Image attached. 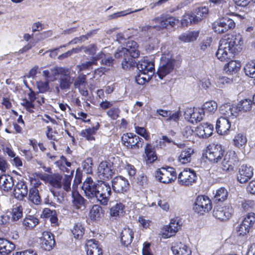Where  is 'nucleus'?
Instances as JSON below:
<instances>
[{
	"mask_svg": "<svg viewBox=\"0 0 255 255\" xmlns=\"http://www.w3.org/2000/svg\"><path fill=\"white\" fill-rule=\"evenodd\" d=\"M243 43L242 36L239 34L223 38L220 41L216 55L221 61L228 62L224 66V70L228 74H233L240 69V63L232 59L241 49Z\"/></svg>",
	"mask_w": 255,
	"mask_h": 255,
	"instance_id": "f257e3e1",
	"label": "nucleus"
},
{
	"mask_svg": "<svg viewBox=\"0 0 255 255\" xmlns=\"http://www.w3.org/2000/svg\"><path fill=\"white\" fill-rule=\"evenodd\" d=\"M138 45L134 41H128L126 48H119L115 54L117 58H123L122 63V67L124 69L132 67L134 62L132 58H137L139 55V52L137 50Z\"/></svg>",
	"mask_w": 255,
	"mask_h": 255,
	"instance_id": "f03ea898",
	"label": "nucleus"
},
{
	"mask_svg": "<svg viewBox=\"0 0 255 255\" xmlns=\"http://www.w3.org/2000/svg\"><path fill=\"white\" fill-rule=\"evenodd\" d=\"M252 103L250 100L245 99L240 101L238 105L226 103L220 107L219 111L222 115L234 119L239 115L240 112L250 111L252 108Z\"/></svg>",
	"mask_w": 255,
	"mask_h": 255,
	"instance_id": "7ed1b4c3",
	"label": "nucleus"
},
{
	"mask_svg": "<svg viewBox=\"0 0 255 255\" xmlns=\"http://www.w3.org/2000/svg\"><path fill=\"white\" fill-rule=\"evenodd\" d=\"M175 62L170 51L164 52L160 58V66L157 72L160 79H162L173 71Z\"/></svg>",
	"mask_w": 255,
	"mask_h": 255,
	"instance_id": "20e7f679",
	"label": "nucleus"
},
{
	"mask_svg": "<svg viewBox=\"0 0 255 255\" xmlns=\"http://www.w3.org/2000/svg\"><path fill=\"white\" fill-rule=\"evenodd\" d=\"M111 195V188L107 182L98 181L97 193L96 198L100 203L104 206L107 205Z\"/></svg>",
	"mask_w": 255,
	"mask_h": 255,
	"instance_id": "39448f33",
	"label": "nucleus"
},
{
	"mask_svg": "<svg viewBox=\"0 0 255 255\" xmlns=\"http://www.w3.org/2000/svg\"><path fill=\"white\" fill-rule=\"evenodd\" d=\"M235 27L234 21L228 17H223L217 19L212 24V28L215 32L222 34Z\"/></svg>",
	"mask_w": 255,
	"mask_h": 255,
	"instance_id": "423d86ee",
	"label": "nucleus"
},
{
	"mask_svg": "<svg viewBox=\"0 0 255 255\" xmlns=\"http://www.w3.org/2000/svg\"><path fill=\"white\" fill-rule=\"evenodd\" d=\"M224 150L220 144H210L206 149L205 156L208 160L213 163H217L223 156Z\"/></svg>",
	"mask_w": 255,
	"mask_h": 255,
	"instance_id": "0eeeda50",
	"label": "nucleus"
},
{
	"mask_svg": "<svg viewBox=\"0 0 255 255\" xmlns=\"http://www.w3.org/2000/svg\"><path fill=\"white\" fill-rule=\"evenodd\" d=\"M155 177L159 182L167 184L176 179V173L173 167H162L156 171Z\"/></svg>",
	"mask_w": 255,
	"mask_h": 255,
	"instance_id": "6e6552de",
	"label": "nucleus"
},
{
	"mask_svg": "<svg viewBox=\"0 0 255 255\" xmlns=\"http://www.w3.org/2000/svg\"><path fill=\"white\" fill-rule=\"evenodd\" d=\"M239 161L238 157L235 151H228L224 156L222 161L221 168L226 172H231L234 170V165Z\"/></svg>",
	"mask_w": 255,
	"mask_h": 255,
	"instance_id": "1a4fd4ad",
	"label": "nucleus"
},
{
	"mask_svg": "<svg viewBox=\"0 0 255 255\" xmlns=\"http://www.w3.org/2000/svg\"><path fill=\"white\" fill-rule=\"evenodd\" d=\"M98 181L96 182L91 177H88L84 180L82 186L85 196L89 199L96 198L97 193Z\"/></svg>",
	"mask_w": 255,
	"mask_h": 255,
	"instance_id": "9d476101",
	"label": "nucleus"
},
{
	"mask_svg": "<svg viewBox=\"0 0 255 255\" xmlns=\"http://www.w3.org/2000/svg\"><path fill=\"white\" fill-rule=\"evenodd\" d=\"M212 209V204L209 198L206 196H199L196 199L193 209L200 214H204Z\"/></svg>",
	"mask_w": 255,
	"mask_h": 255,
	"instance_id": "9b49d317",
	"label": "nucleus"
},
{
	"mask_svg": "<svg viewBox=\"0 0 255 255\" xmlns=\"http://www.w3.org/2000/svg\"><path fill=\"white\" fill-rule=\"evenodd\" d=\"M123 144L128 148H139L143 145V139L132 133L124 134L122 137Z\"/></svg>",
	"mask_w": 255,
	"mask_h": 255,
	"instance_id": "f8f14e48",
	"label": "nucleus"
},
{
	"mask_svg": "<svg viewBox=\"0 0 255 255\" xmlns=\"http://www.w3.org/2000/svg\"><path fill=\"white\" fill-rule=\"evenodd\" d=\"M197 178L196 173L193 170L186 169L179 174L178 181L181 185L189 186L195 183Z\"/></svg>",
	"mask_w": 255,
	"mask_h": 255,
	"instance_id": "ddd939ff",
	"label": "nucleus"
},
{
	"mask_svg": "<svg viewBox=\"0 0 255 255\" xmlns=\"http://www.w3.org/2000/svg\"><path fill=\"white\" fill-rule=\"evenodd\" d=\"M69 69L62 68L60 72L61 76L59 79V85L60 89L62 91L69 90L74 82V78L71 77Z\"/></svg>",
	"mask_w": 255,
	"mask_h": 255,
	"instance_id": "4468645a",
	"label": "nucleus"
},
{
	"mask_svg": "<svg viewBox=\"0 0 255 255\" xmlns=\"http://www.w3.org/2000/svg\"><path fill=\"white\" fill-rule=\"evenodd\" d=\"M179 220L177 218L172 219L169 225L164 226L161 230L160 234L163 238L166 239L174 236L180 229Z\"/></svg>",
	"mask_w": 255,
	"mask_h": 255,
	"instance_id": "2eb2a0df",
	"label": "nucleus"
},
{
	"mask_svg": "<svg viewBox=\"0 0 255 255\" xmlns=\"http://www.w3.org/2000/svg\"><path fill=\"white\" fill-rule=\"evenodd\" d=\"M233 211V209L230 205L225 206L217 205L214 208L213 215L219 220L226 221L231 217Z\"/></svg>",
	"mask_w": 255,
	"mask_h": 255,
	"instance_id": "dca6fc26",
	"label": "nucleus"
},
{
	"mask_svg": "<svg viewBox=\"0 0 255 255\" xmlns=\"http://www.w3.org/2000/svg\"><path fill=\"white\" fill-rule=\"evenodd\" d=\"M113 190L117 193H125L128 191L129 184L128 181L122 176L114 177L112 181Z\"/></svg>",
	"mask_w": 255,
	"mask_h": 255,
	"instance_id": "f3484780",
	"label": "nucleus"
},
{
	"mask_svg": "<svg viewBox=\"0 0 255 255\" xmlns=\"http://www.w3.org/2000/svg\"><path fill=\"white\" fill-rule=\"evenodd\" d=\"M253 176V169L250 166L242 165L237 173V180L241 183L248 182Z\"/></svg>",
	"mask_w": 255,
	"mask_h": 255,
	"instance_id": "a211bd4d",
	"label": "nucleus"
},
{
	"mask_svg": "<svg viewBox=\"0 0 255 255\" xmlns=\"http://www.w3.org/2000/svg\"><path fill=\"white\" fill-rule=\"evenodd\" d=\"M229 118L221 117L218 119L216 122V129L217 132L221 135L228 134L231 128V122ZM231 119V118H230Z\"/></svg>",
	"mask_w": 255,
	"mask_h": 255,
	"instance_id": "6ab92c4d",
	"label": "nucleus"
},
{
	"mask_svg": "<svg viewBox=\"0 0 255 255\" xmlns=\"http://www.w3.org/2000/svg\"><path fill=\"white\" fill-rule=\"evenodd\" d=\"M204 114L202 108L187 109L184 112L185 118L191 119L192 123L201 121Z\"/></svg>",
	"mask_w": 255,
	"mask_h": 255,
	"instance_id": "aec40b11",
	"label": "nucleus"
},
{
	"mask_svg": "<svg viewBox=\"0 0 255 255\" xmlns=\"http://www.w3.org/2000/svg\"><path fill=\"white\" fill-rule=\"evenodd\" d=\"M114 173L109 164L106 162H102L98 168V175L100 179L105 180L111 178Z\"/></svg>",
	"mask_w": 255,
	"mask_h": 255,
	"instance_id": "412c9836",
	"label": "nucleus"
},
{
	"mask_svg": "<svg viewBox=\"0 0 255 255\" xmlns=\"http://www.w3.org/2000/svg\"><path fill=\"white\" fill-rule=\"evenodd\" d=\"M213 128L212 125L207 123H204L197 127L196 131L199 136L203 138H207L212 134Z\"/></svg>",
	"mask_w": 255,
	"mask_h": 255,
	"instance_id": "4be33fe9",
	"label": "nucleus"
},
{
	"mask_svg": "<svg viewBox=\"0 0 255 255\" xmlns=\"http://www.w3.org/2000/svg\"><path fill=\"white\" fill-rule=\"evenodd\" d=\"M28 193V188L26 184L19 181L16 184L13 191V195L15 198L22 200L25 197Z\"/></svg>",
	"mask_w": 255,
	"mask_h": 255,
	"instance_id": "5701e85b",
	"label": "nucleus"
},
{
	"mask_svg": "<svg viewBox=\"0 0 255 255\" xmlns=\"http://www.w3.org/2000/svg\"><path fill=\"white\" fill-rule=\"evenodd\" d=\"M86 251L88 255H101L102 254V250L98 244V242L94 239L87 241Z\"/></svg>",
	"mask_w": 255,
	"mask_h": 255,
	"instance_id": "b1692460",
	"label": "nucleus"
},
{
	"mask_svg": "<svg viewBox=\"0 0 255 255\" xmlns=\"http://www.w3.org/2000/svg\"><path fill=\"white\" fill-rule=\"evenodd\" d=\"M171 250L174 255H191L190 249L181 242L173 243Z\"/></svg>",
	"mask_w": 255,
	"mask_h": 255,
	"instance_id": "393cba45",
	"label": "nucleus"
},
{
	"mask_svg": "<svg viewBox=\"0 0 255 255\" xmlns=\"http://www.w3.org/2000/svg\"><path fill=\"white\" fill-rule=\"evenodd\" d=\"M72 204L76 209L85 208L87 200L79 192L75 190L72 191Z\"/></svg>",
	"mask_w": 255,
	"mask_h": 255,
	"instance_id": "a878e982",
	"label": "nucleus"
},
{
	"mask_svg": "<svg viewBox=\"0 0 255 255\" xmlns=\"http://www.w3.org/2000/svg\"><path fill=\"white\" fill-rule=\"evenodd\" d=\"M137 68L140 72L152 74L154 71V64L152 61L144 59L139 61L137 64Z\"/></svg>",
	"mask_w": 255,
	"mask_h": 255,
	"instance_id": "bb28decb",
	"label": "nucleus"
},
{
	"mask_svg": "<svg viewBox=\"0 0 255 255\" xmlns=\"http://www.w3.org/2000/svg\"><path fill=\"white\" fill-rule=\"evenodd\" d=\"M15 245L3 238H0V255H8L14 250Z\"/></svg>",
	"mask_w": 255,
	"mask_h": 255,
	"instance_id": "cd10ccee",
	"label": "nucleus"
},
{
	"mask_svg": "<svg viewBox=\"0 0 255 255\" xmlns=\"http://www.w3.org/2000/svg\"><path fill=\"white\" fill-rule=\"evenodd\" d=\"M62 67H54L49 70H44L42 71V75L45 80L49 82H53L56 80V77L60 75Z\"/></svg>",
	"mask_w": 255,
	"mask_h": 255,
	"instance_id": "c85d7f7f",
	"label": "nucleus"
},
{
	"mask_svg": "<svg viewBox=\"0 0 255 255\" xmlns=\"http://www.w3.org/2000/svg\"><path fill=\"white\" fill-rule=\"evenodd\" d=\"M133 238V232L129 228H124L121 232V241L123 245L128 247L130 245Z\"/></svg>",
	"mask_w": 255,
	"mask_h": 255,
	"instance_id": "c756f323",
	"label": "nucleus"
},
{
	"mask_svg": "<svg viewBox=\"0 0 255 255\" xmlns=\"http://www.w3.org/2000/svg\"><path fill=\"white\" fill-rule=\"evenodd\" d=\"M145 156L144 160L147 164L153 163L157 159V155L154 150V147L150 144H147L144 148Z\"/></svg>",
	"mask_w": 255,
	"mask_h": 255,
	"instance_id": "7c9ffc66",
	"label": "nucleus"
},
{
	"mask_svg": "<svg viewBox=\"0 0 255 255\" xmlns=\"http://www.w3.org/2000/svg\"><path fill=\"white\" fill-rule=\"evenodd\" d=\"M13 185L14 182L11 176L0 174V186L4 191H8L11 190Z\"/></svg>",
	"mask_w": 255,
	"mask_h": 255,
	"instance_id": "2f4dec72",
	"label": "nucleus"
},
{
	"mask_svg": "<svg viewBox=\"0 0 255 255\" xmlns=\"http://www.w3.org/2000/svg\"><path fill=\"white\" fill-rule=\"evenodd\" d=\"M99 128V125L98 124L95 127L82 130L80 132V135L83 137H85L88 140H93L95 139L94 135L96 134Z\"/></svg>",
	"mask_w": 255,
	"mask_h": 255,
	"instance_id": "473e14b6",
	"label": "nucleus"
},
{
	"mask_svg": "<svg viewBox=\"0 0 255 255\" xmlns=\"http://www.w3.org/2000/svg\"><path fill=\"white\" fill-rule=\"evenodd\" d=\"M194 153V150L191 148H187L183 150L179 156V161L182 164L190 162L191 160V155Z\"/></svg>",
	"mask_w": 255,
	"mask_h": 255,
	"instance_id": "72a5a7b5",
	"label": "nucleus"
},
{
	"mask_svg": "<svg viewBox=\"0 0 255 255\" xmlns=\"http://www.w3.org/2000/svg\"><path fill=\"white\" fill-rule=\"evenodd\" d=\"M28 200L35 205H39L41 202L39 191L36 187H33L30 189L28 194Z\"/></svg>",
	"mask_w": 255,
	"mask_h": 255,
	"instance_id": "f704fd0d",
	"label": "nucleus"
},
{
	"mask_svg": "<svg viewBox=\"0 0 255 255\" xmlns=\"http://www.w3.org/2000/svg\"><path fill=\"white\" fill-rule=\"evenodd\" d=\"M47 181L53 187L60 189L62 188V176L60 174H53L47 178Z\"/></svg>",
	"mask_w": 255,
	"mask_h": 255,
	"instance_id": "c9c22d12",
	"label": "nucleus"
},
{
	"mask_svg": "<svg viewBox=\"0 0 255 255\" xmlns=\"http://www.w3.org/2000/svg\"><path fill=\"white\" fill-rule=\"evenodd\" d=\"M199 33L197 31H188L179 36V39L184 42H190L197 38Z\"/></svg>",
	"mask_w": 255,
	"mask_h": 255,
	"instance_id": "e433bc0d",
	"label": "nucleus"
},
{
	"mask_svg": "<svg viewBox=\"0 0 255 255\" xmlns=\"http://www.w3.org/2000/svg\"><path fill=\"white\" fill-rule=\"evenodd\" d=\"M166 16L161 15L160 16L156 17L151 20L153 28L158 30L166 28V23L165 22Z\"/></svg>",
	"mask_w": 255,
	"mask_h": 255,
	"instance_id": "4c0bfd02",
	"label": "nucleus"
},
{
	"mask_svg": "<svg viewBox=\"0 0 255 255\" xmlns=\"http://www.w3.org/2000/svg\"><path fill=\"white\" fill-rule=\"evenodd\" d=\"M104 216L102 208L98 205L93 206L90 212V216L92 220H96Z\"/></svg>",
	"mask_w": 255,
	"mask_h": 255,
	"instance_id": "58836bf2",
	"label": "nucleus"
},
{
	"mask_svg": "<svg viewBox=\"0 0 255 255\" xmlns=\"http://www.w3.org/2000/svg\"><path fill=\"white\" fill-rule=\"evenodd\" d=\"M218 108L217 103L214 101H210L205 102L202 106V109L205 113L210 114H214Z\"/></svg>",
	"mask_w": 255,
	"mask_h": 255,
	"instance_id": "ea45409f",
	"label": "nucleus"
},
{
	"mask_svg": "<svg viewBox=\"0 0 255 255\" xmlns=\"http://www.w3.org/2000/svg\"><path fill=\"white\" fill-rule=\"evenodd\" d=\"M208 13V9L205 6L198 7L195 10L194 17L195 20V23H198L203 18L206 17Z\"/></svg>",
	"mask_w": 255,
	"mask_h": 255,
	"instance_id": "a19ab883",
	"label": "nucleus"
},
{
	"mask_svg": "<svg viewBox=\"0 0 255 255\" xmlns=\"http://www.w3.org/2000/svg\"><path fill=\"white\" fill-rule=\"evenodd\" d=\"M74 170L71 171L70 175H65L64 177H62V187L63 189L67 192L71 191V183L73 178V173Z\"/></svg>",
	"mask_w": 255,
	"mask_h": 255,
	"instance_id": "79ce46f5",
	"label": "nucleus"
},
{
	"mask_svg": "<svg viewBox=\"0 0 255 255\" xmlns=\"http://www.w3.org/2000/svg\"><path fill=\"white\" fill-rule=\"evenodd\" d=\"M11 220L16 221L22 217L23 209L21 205L16 204L13 206L11 210Z\"/></svg>",
	"mask_w": 255,
	"mask_h": 255,
	"instance_id": "37998d69",
	"label": "nucleus"
},
{
	"mask_svg": "<svg viewBox=\"0 0 255 255\" xmlns=\"http://www.w3.org/2000/svg\"><path fill=\"white\" fill-rule=\"evenodd\" d=\"M247 141V137L243 133L236 134L233 139L234 145L239 148L244 147L246 144Z\"/></svg>",
	"mask_w": 255,
	"mask_h": 255,
	"instance_id": "c03bdc74",
	"label": "nucleus"
},
{
	"mask_svg": "<svg viewBox=\"0 0 255 255\" xmlns=\"http://www.w3.org/2000/svg\"><path fill=\"white\" fill-rule=\"evenodd\" d=\"M96 59L101 58V63L103 65L107 66H112L114 62V59L110 55H106L103 51L97 55Z\"/></svg>",
	"mask_w": 255,
	"mask_h": 255,
	"instance_id": "a18cd8bd",
	"label": "nucleus"
},
{
	"mask_svg": "<svg viewBox=\"0 0 255 255\" xmlns=\"http://www.w3.org/2000/svg\"><path fill=\"white\" fill-rule=\"evenodd\" d=\"M85 229L81 224H75L71 230L75 238L77 239H81L84 234Z\"/></svg>",
	"mask_w": 255,
	"mask_h": 255,
	"instance_id": "49530a36",
	"label": "nucleus"
},
{
	"mask_svg": "<svg viewBox=\"0 0 255 255\" xmlns=\"http://www.w3.org/2000/svg\"><path fill=\"white\" fill-rule=\"evenodd\" d=\"M144 8H141L140 9H137L134 10H131L130 8H128L127 10L119 11L116 13H114L112 14H111L109 16V19H116L118 17H121V16H124L128 14L133 13V12H136L139 11H141L143 10Z\"/></svg>",
	"mask_w": 255,
	"mask_h": 255,
	"instance_id": "de8ad7c7",
	"label": "nucleus"
},
{
	"mask_svg": "<svg viewBox=\"0 0 255 255\" xmlns=\"http://www.w3.org/2000/svg\"><path fill=\"white\" fill-rule=\"evenodd\" d=\"M162 141H160V145H165L166 143L171 144L173 143L175 145H176L177 146L180 148H183L185 147V144L183 143H177L175 142L174 139L170 136L168 135H163L161 138Z\"/></svg>",
	"mask_w": 255,
	"mask_h": 255,
	"instance_id": "09e8293b",
	"label": "nucleus"
},
{
	"mask_svg": "<svg viewBox=\"0 0 255 255\" xmlns=\"http://www.w3.org/2000/svg\"><path fill=\"white\" fill-rule=\"evenodd\" d=\"M125 206L121 203H117L111 207L110 215L112 216L117 217L123 215Z\"/></svg>",
	"mask_w": 255,
	"mask_h": 255,
	"instance_id": "8fccbe9b",
	"label": "nucleus"
},
{
	"mask_svg": "<svg viewBox=\"0 0 255 255\" xmlns=\"http://www.w3.org/2000/svg\"><path fill=\"white\" fill-rule=\"evenodd\" d=\"M228 192L227 190L224 188L221 187L216 191L214 196V200L217 202H223L227 198Z\"/></svg>",
	"mask_w": 255,
	"mask_h": 255,
	"instance_id": "3c124183",
	"label": "nucleus"
},
{
	"mask_svg": "<svg viewBox=\"0 0 255 255\" xmlns=\"http://www.w3.org/2000/svg\"><path fill=\"white\" fill-rule=\"evenodd\" d=\"M49 81L45 80L36 81V85L40 93H45L50 90Z\"/></svg>",
	"mask_w": 255,
	"mask_h": 255,
	"instance_id": "603ef678",
	"label": "nucleus"
},
{
	"mask_svg": "<svg viewBox=\"0 0 255 255\" xmlns=\"http://www.w3.org/2000/svg\"><path fill=\"white\" fill-rule=\"evenodd\" d=\"M244 71L247 76L255 78V61H252L246 64Z\"/></svg>",
	"mask_w": 255,
	"mask_h": 255,
	"instance_id": "864d4df0",
	"label": "nucleus"
},
{
	"mask_svg": "<svg viewBox=\"0 0 255 255\" xmlns=\"http://www.w3.org/2000/svg\"><path fill=\"white\" fill-rule=\"evenodd\" d=\"M231 8H233V6L230 5L229 3H227L223 7H221V9L219 10L218 14L221 17H225L227 15H231L234 14V12L232 11Z\"/></svg>",
	"mask_w": 255,
	"mask_h": 255,
	"instance_id": "5fc2aeb1",
	"label": "nucleus"
},
{
	"mask_svg": "<svg viewBox=\"0 0 255 255\" xmlns=\"http://www.w3.org/2000/svg\"><path fill=\"white\" fill-rule=\"evenodd\" d=\"M242 223L245 226L251 228L255 223V214L253 212L249 213L245 217Z\"/></svg>",
	"mask_w": 255,
	"mask_h": 255,
	"instance_id": "6e6d98bb",
	"label": "nucleus"
},
{
	"mask_svg": "<svg viewBox=\"0 0 255 255\" xmlns=\"http://www.w3.org/2000/svg\"><path fill=\"white\" fill-rule=\"evenodd\" d=\"M38 223V219L33 216H29L25 218L23 224L26 227L31 229L36 226Z\"/></svg>",
	"mask_w": 255,
	"mask_h": 255,
	"instance_id": "4d7b16f0",
	"label": "nucleus"
},
{
	"mask_svg": "<svg viewBox=\"0 0 255 255\" xmlns=\"http://www.w3.org/2000/svg\"><path fill=\"white\" fill-rule=\"evenodd\" d=\"M152 74L149 75L148 73H143L140 72V73L135 77V81L138 84L143 85L146 82H147L150 79V76Z\"/></svg>",
	"mask_w": 255,
	"mask_h": 255,
	"instance_id": "13d9d810",
	"label": "nucleus"
},
{
	"mask_svg": "<svg viewBox=\"0 0 255 255\" xmlns=\"http://www.w3.org/2000/svg\"><path fill=\"white\" fill-rule=\"evenodd\" d=\"M181 23L183 26H187L189 24L196 23L194 14H185L182 18Z\"/></svg>",
	"mask_w": 255,
	"mask_h": 255,
	"instance_id": "bf43d9fd",
	"label": "nucleus"
},
{
	"mask_svg": "<svg viewBox=\"0 0 255 255\" xmlns=\"http://www.w3.org/2000/svg\"><path fill=\"white\" fill-rule=\"evenodd\" d=\"M86 75L84 74H80L74 81V86L76 89H79L86 83Z\"/></svg>",
	"mask_w": 255,
	"mask_h": 255,
	"instance_id": "052dcab7",
	"label": "nucleus"
},
{
	"mask_svg": "<svg viewBox=\"0 0 255 255\" xmlns=\"http://www.w3.org/2000/svg\"><path fill=\"white\" fill-rule=\"evenodd\" d=\"M93 161L91 158H87L82 162L83 170L87 173H91L92 171Z\"/></svg>",
	"mask_w": 255,
	"mask_h": 255,
	"instance_id": "680f3d73",
	"label": "nucleus"
},
{
	"mask_svg": "<svg viewBox=\"0 0 255 255\" xmlns=\"http://www.w3.org/2000/svg\"><path fill=\"white\" fill-rule=\"evenodd\" d=\"M96 63L97 59L95 57L92 61H87L80 65H77V67L79 69V71H82L90 69L93 65L96 64Z\"/></svg>",
	"mask_w": 255,
	"mask_h": 255,
	"instance_id": "e2e57ef3",
	"label": "nucleus"
},
{
	"mask_svg": "<svg viewBox=\"0 0 255 255\" xmlns=\"http://www.w3.org/2000/svg\"><path fill=\"white\" fill-rule=\"evenodd\" d=\"M242 207L245 211L255 209V201L252 200H245L242 203Z\"/></svg>",
	"mask_w": 255,
	"mask_h": 255,
	"instance_id": "0e129e2a",
	"label": "nucleus"
},
{
	"mask_svg": "<svg viewBox=\"0 0 255 255\" xmlns=\"http://www.w3.org/2000/svg\"><path fill=\"white\" fill-rule=\"evenodd\" d=\"M250 228L242 223L237 227V236H244L249 232Z\"/></svg>",
	"mask_w": 255,
	"mask_h": 255,
	"instance_id": "69168bd1",
	"label": "nucleus"
},
{
	"mask_svg": "<svg viewBox=\"0 0 255 255\" xmlns=\"http://www.w3.org/2000/svg\"><path fill=\"white\" fill-rule=\"evenodd\" d=\"M120 113V110L118 108H113L107 112V115L112 120H115L119 117Z\"/></svg>",
	"mask_w": 255,
	"mask_h": 255,
	"instance_id": "338daca9",
	"label": "nucleus"
},
{
	"mask_svg": "<svg viewBox=\"0 0 255 255\" xmlns=\"http://www.w3.org/2000/svg\"><path fill=\"white\" fill-rule=\"evenodd\" d=\"M79 51H83L86 54L89 55H94L96 52V47L95 45L92 44L87 47H82L80 49H78Z\"/></svg>",
	"mask_w": 255,
	"mask_h": 255,
	"instance_id": "774afa93",
	"label": "nucleus"
}]
</instances>
